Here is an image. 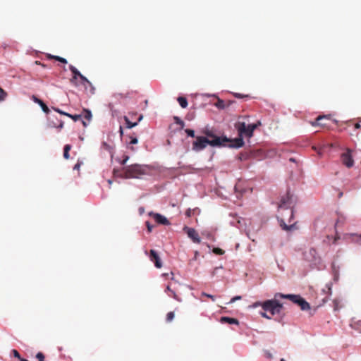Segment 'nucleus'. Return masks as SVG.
I'll list each match as a JSON object with an SVG mask.
<instances>
[{
	"label": "nucleus",
	"mask_w": 361,
	"mask_h": 361,
	"mask_svg": "<svg viewBox=\"0 0 361 361\" xmlns=\"http://www.w3.org/2000/svg\"><path fill=\"white\" fill-rule=\"evenodd\" d=\"M290 200L291 196L289 192H287L281 197L279 207L281 208H288L290 206Z\"/></svg>",
	"instance_id": "9b49d317"
},
{
	"label": "nucleus",
	"mask_w": 361,
	"mask_h": 361,
	"mask_svg": "<svg viewBox=\"0 0 361 361\" xmlns=\"http://www.w3.org/2000/svg\"><path fill=\"white\" fill-rule=\"evenodd\" d=\"M342 163L348 168H351L354 165V160L352 157V150L347 149L341 156Z\"/></svg>",
	"instance_id": "423d86ee"
},
{
	"label": "nucleus",
	"mask_w": 361,
	"mask_h": 361,
	"mask_svg": "<svg viewBox=\"0 0 361 361\" xmlns=\"http://www.w3.org/2000/svg\"><path fill=\"white\" fill-rule=\"evenodd\" d=\"M82 116H83L85 119L90 121L92 118V113L90 110L85 109L83 110V114L82 115Z\"/></svg>",
	"instance_id": "412c9836"
},
{
	"label": "nucleus",
	"mask_w": 361,
	"mask_h": 361,
	"mask_svg": "<svg viewBox=\"0 0 361 361\" xmlns=\"http://www.w3.org/2000/svg\"><path fill=\"white\" fill-rule=\"evenodd\" d=\"M82 124H83V126H87V123H86V122H85V121H82Z\"/></svg>",
	"instance_id": "603ef678"
},
{
	"label": "nucleus",
	"mask_w": 361,
	"mask_h": 361,
	"mask_svg": "<svg viewBox=\"0 0 361 361\" xmlns=\"http://www.w3.org/2000/svg\"><path fill=\"white\" fill-rule=\"evenodd\" d=\"M177 100L182 108L185 109L188 106V101L185 97H178Z\"/></svg>",
	"instance_id": "f3484780"
},
{
	"label": "nucleus",
	"mask_w": 361,
	"mask_h": 361,
	"mask_svg": "<svg viewBox=\"0 0 361 361\" xmlns=\"http://www.w3.org/2000/svg\"><path fill=\"white\" fill-rule=\"evenodd\" d=\"M149 168L147 165L132 164L123 167L122 177L125 178H140L147 174Z\"/></svg>",
	"instance_id": "7ed1b4c3"
},
{
	"label": "nucleus",
	"mask_w": 361,
	"mask_h": 361,
	"mask_svg": "<svg viewBox=\"0 0 361 361\" xmlns=\"http://www.w3.org/2000/svg\"><path fill=\"white\" fill-rule=\"evenodd\" d=\"M221 323H228L229 324H238V320L235 318L222 317L220 319Z\"/></svg>",
	"instance_id": "dca6fc26"
},
{
	"label": "nucleus",
	"mask_w": 361,
	"mask_h": 361,
	"mask_svg": "<svg viewBox=\"0 0 361 361\" xmlns=\"http://www.w3.org/2000/svg\"><path fill=\"white\" fill-rule=\"evenodd\" d=\"M236 97H241V95L240 94H235Z\"/></svg>",
	"instance_id": "8fccbe9b"
},
{
	"label": "nucleus",
	"mask_w": 361,
	"mask_h": 361,
	"mask_svg": "<svg viewBox=\"0 0 361 361\" xmlns=\"http://www.w3.org/2000/svg\"><path fill=\"white\" fill-rule=\"evenodd\" d=\"M170 296L173 297L175 300L178 301H181V300L179 298V297L176 294V293L173 290H171Z\"/></svg>",
	"instance_id": "2f4dec72"
},
{
	"label": "nucleus",
	"mask_w": 361,
	"mask_h": 361,
	"mask_svg": "<svg viewBox=\"0 0 361 361\" xmlns=\"http://www.w3.org/2000/svg\"><path fill=\"white\" fill-rule=\"evenodd\" d=\"M36 358L37 359L38 361H44L45 357L42 353L39 352L36 355Z\"/></svg>",
	"instance_id": "cd10ccee"
},
{
	"label": "nucleus",
	"mask_w": 361,
	"mask_h": 361,
	"mask_svg": "<svg viewBox=\"0 0 361 361\" xmlns=\"http://www.w3.org/2000/svg\"><path fill=\"white\" fill-rule=\"evenodd\" d=\"M53 109L58 112L59 114H61V115H64V116H66V114H68V113H66L65 111H63L62 110L58 109V108H53Z\"/></svg>",
	"instance_id": "c9c22d12"
},
{
	"label": "nucleus",
	"mask_w": 361,
	"mask_h": 361,
	"mask_svg": "<svg viewBox=\"0 0 361 361\" xmlns=\"http://www.w3.org/2000/svg\"><path fill=\"white\" fill-rule=\"evenodd\" d=\"M280 297L281 298H286L292 301L293 303L298 305L302 310H307L310 309V304L305 301L300 295L293 294H282L277 293L275 297Z\"/></svg>",
	"instance_id": "20e7f679"
},
{
	"label": "nucleus",
	"mask_w": 361,
	"mask_h": 361,
	"mask_svg": "<svg viewBox=\"0 0 361 361\" xmlns=\"http://www.w3.org/2000/svg\"><path fill=\"white\" fill-rule=\"evenodd\" d=\"M137 114H130V116L132 118H134V116H135Z\"/></svg>",
	"instance_id": "de8ad7c7"
},
{
	"label": "nucleus",
	"mask_w": 361,
	"mask_h": 361,
	"mask_svg": "<svg viewBox=\"0 0 361 361\" xmlns=\"http://www.w3.org/2000/svg\"><path fill=\"white\" fill-rule=\"evenodd\" d=\"M128 159H129L128 156H125L123 159L121 161V164L124 166L126 164V162L128 160Z\"/></svg>",
	"instance_id": "ea45409f"
},
{
	"label": "nucleus",
	"mask_w": 361,
	"mask_h": 361,
	"mask_svg": "<svg viewBox=\"0 0 361 361\" xmlns=\"http://www.w3.org/2000/svg\"><path fill=\"white\" fill-rule=\"evenodd\" d=\"M202 296H206L209 298H210L212 301H214L215 300V296L212 295H210V294H207L206 293H202Z\"/></svg>",
	"instance_id": "f704fd0d"
},
{
	"label": "nucleus",
	"mask_w": 361,
	"mask_h": 361,
	"mask_svg": "<svg viewBox=\"0 0 361 361\" xmlns=\"http://www.w3.org/2000/svg\"><path fill=\"white\" fill-rule=\"evenodd\" d=\"M355 129L361 128V118H359L358 121L354 124Z\"/></svg>",
	"instance_id": "e433bc0d"
},
{
	"label": "nucleus",
	"mask_w": 361,
	"mask_h": 361,
	"mask_svg": "<svg viewBox=\"0 0 361 361\" xmlns=\"http://www.w3.org/2000/svg\"><path fill=\"white\" fill-rule=\"evenodd\" d=\"M79 78L81 80L82 85H84V87L85 88H87V86H89L91 89V93L94 94V87H93L92 82L82 74L80 75V77Z\"/></svg>",
	"instance_id": "ddd939ff"
},
{
	"label": "nucleus",
	"mask_w": 361,
	"mask_h": 361,
	"mask_svg": "<svg viewBox=\"0 0 361 361\" xmlns=\"http://www.w3.org/2000/svg\"><path fill=\"white\" fill-rule=\"evenodd\" d=\"M212 251L214 254L219 255H222L225 252L224 250H223L222 249H221L219 247H214Z\"/></svg>",
	"instance_id": "bb28decb"
},
{
	"label": "nucleus",
	"mask_w": 361,
	"mask_h": 361,
	"mask_svg": "<svg viewBox=\"0 0 361 361\" xmlns=\"http://www.w3.org/2000/svg\"><path fill=\"white\" fill-rule=\"evenodd\" d=\"M71 149V145H66L63 148V157L66 159H68L70 157L69 151Z\"/></svg>",
	"instance_id": "a211bd4d"
},
{
	"label": "nucleus",
	"mask_w": 361,
	"mask_h": 361,
	"mask_svg": "<svg viewBox=\"0 0 361 361\" xmlns=\"http://www.w3.org/2000/svg\"><path fill=\"white\" fill-rule=\"evenodd\" d=\"M174 119L176 121V123L180 126L181 128H184L185 123L180 118H179L178 117H174Z\"/></svg>",
	"instance_id": "c85d7f7f"
},
{
	"label": "nucleus",
	"mask_w": 361,
	"mask_h": 361,
	"mask_svg": "<svg viewBox=\"0 0 361 361\" xmlns=\"http://www.w3.org/2000/svg\"><path fill=\"white\" fill-rule=\"evenodd\" d=\"M261 125L259 121L257 123L246 125L245 122H238L235 124V128L237 129L239 137L235 139H230L228 143V147L233 148H240L244 145V141L243 136L251 137L253 135L254 130Z\"/></svg>",
	"instance_id": "f03ea898"
},
{
	"label": "nucleus",
	"mask_w": 361,
	"mask_h": 361,
	"mask_svg": "<svg viewBox=\"0 0 361 361\" xmlns=\"http://www.w3.org/2000/svg\"><path fill=\"white\" fill-rule=\"evenodd\" d=\"M21 361H29V360H27L26 359H22Z\"/></svg>",
	"instance_id": "6e6d98bb"
},
{
	"label": "nucleus",
	"mask_w": 361,
	"mask_h": 361,
	"mask_svg": "<svg viewBox=\"0 0 361 361\" xmlns=\"http://www.w3.org/2000/svg\"><path fill=\"white\" fill-rule=\"evenodd\" d=\"M32 99H33V101H34L35 103L38 104L41 106V108H42V111H43L44 113H46V114H49V108H48V106H47L44 103V102H43L42 100H41L40 99L37 98V97H35V96H32Z\"/></svg>",
	"instance_id": "2eb2a0df"
},
{
	"label": "nucleus",
	"mask_w": 361,
	"mask_h": 361,
	"mask_svg": "<svg viewBox=\"0 0 361 361\" xmlns=\"http://www.w3.org/2000/svg\"><path fill=\"white\" fill-rule=\"evenodd\" d=\"M166 290H167L168 291H169V292H171V290H172L171 289V288H170V286H169H169H167V287H166Z\"/></svg>",
	"instance_id": "09e8293b"
},
{
	"label": "nucleus",
	"mask_w": 361,
	"mask_h": 361,
	"mask_svg": "<svg viewBox=\"0 0 361 361\" xmlns=\"http://www.w3.org/2000/svg\"><path fill=\"white\" fill-rule=\"evenodd\" d=\"M142 118H143V116L142 115H140L138 118H137V121H136V122H131L130 121L129 117L127 116H124V120H125L126 123V128H132L136 126L137 125L138 122H140L142 119Z\"/></svg>",
	"instance_id": "4468645a"
},
{
	"label": "nucleus",
	"mask_w": 361,
	"mask_h": 361,
	"mask_svg": "<svg viewBox=\"0 0 361 361\" xmlns=\"http://www.w3.org/2000/svg\"><path fill=\"white\" fill-rule=\"evenodd\" d=\"M329 121V118L326 116H318L314 121L311 122L312 126H319L324 128L329 127V124L323 121Z\"/></svg>",
	"instance_id": "9d476101"
},
{
	"label": "nucleus",
	"mask_w": 361,
	"mask_h": 361,
	"mask_svg": "<svg viewBox=\"0 0 361 361\" xmlns=\"http://www.w3.org/2000/svg\"><path fill=\"white\" fill-rule=\"evenodd\" d=\"M49 58L54 59L56 61H59L61 63H67V60L66 59H64V58L61 57V56H49Z\"/></svg>",
	"instance_id": "5701e85b"
},
{
	"label": "nucleus",
	"mask_w": 361,
	"mask_h": 361,
	"mask_svg": "<svg viewBox=\"0 0 361 361\" xmlns=\"http://www.w3.org/2000/svg\"><path fill=\"white\" fill-rule=\"evenodd\" d=\"M130 142H129V144L135 145V144H137V142H138V140H137V137H132V136H130Z\"/></svg>",
	"instance_id": "473e14b6"
},
{
	"label": "nucleus",
	"mask_w": 361,
	"mask_h": 361,
	"mask_svg": "<svg viewBox=\"0 0 361 361\" xmlns=\"http://www.w3.org/2000/svg\"><path fill=\"white\" fill-rule=\"evenodd\" d=\"M281 226L284 231H289L295 227V224L286 225V223L282 220L280 224Z\"/></svg>",
	"instance_id": "aec40b11"
},
{
	"label": "nucleus",
	"mask_w": 361,
	"mask_h": 361,
	"mask_svg": "<svg viewBox=\"0 0 361 361\" xmlns=\"http://www.w3.org/2000/svg\"><path fill=\"white\" fill-rule=\"evenodd\" d=\"M12 353H13V356L15 357H17L18 359L20 360V361H21V360L23 358L20 357V355L19 353L18 352V350L13 349V350H12Z\"/></svg>",
	"instance_id": "7c9ffc66"
},
{
	"label": "nucleus",
	"mask_w": 361,
	"mask_h": 361,
	"mask_svg": "<svg viewBox=\"0 0 361 361\" xmlns=\"http://www.w3.org/2000/svg\"><path fill=\"white\" fill-rule=\"evenodd\" d=\"M66 116L72 118L74 121H78L81 118L82 115H80V114L72 115V114H66Z\"/></svg>",
	"instance_id": "b1692460"
},
{
	"label": "nucleus",
	"mask_w": 361,
	"mask_h": 361,
	"mask_svg": "<svg viewBox=\"0 0 361 361\" xmlns=\"http://www.w3.org/2000/svg\"><path fill=\"white\" fill-rule=\"evenodd\" d=\"M260 314L264 318L271 319V317L268 316L266 312H261Z\"/></svg>",
	"instance_id": "c03bdc74"
},
{
	"label": "nucleus",
	"mask_w": 361,
	"mask_h": 361,
	"mask_svg": "<svg viewBox=\"0 0 361 361\" xmlns=\"http://www.w3.org/2000/svg\"><path fill=\"white\" fill-rule=\"evenodd\" d=\"M281 226L284 231H289L295 227V224L286 225V223L282 220L280 224Z\"/></svg>",
	"instance_id": "6ab92c4d"
},
{
	"label": "nucleus",
	"mask_w": 361,
	"mask_h": 361,
	"mask_svg": "<svg viewBox=\"0 0 361 361\" xmlns=\"http://www.w3.org/2000/svg\"><path fill=\"white\" fill-rule=\"evenodd\" d=\"M241 299V296H235L233 297L231 300V303H233L236 300H240Z\"/></svg>",
	"instance_id": "79ce46f5"
},
{
	"label": "nucleus",
	"mask_w": 361,
	"mask_h": 361,
	"mask_svg": "<svg viewBox=\"0 0 361 361\" xmlns=\"http://www.w3.org/2000/svg\"><path fill=\"white\" fill-rule=\"evenodd\" d=\"M7 97V93L0 87V102L4 101Z\"/></svg>",
	"instance_id": "393cba45"
},
{
	"label": "nucleus",
	"mask_w": 361,
	"mask_h": 361,
	"mask_svg": "<svg viewBox=\"0 0 361 361\" xmlns=\"http://www.w3.org/2000/svg\"><path fill=\"white\" fill-rule=\"evenodd\" d=\"M264 355L266 356V357H267L269 359H271L273 357L272 354L269 350H266L264 351Z\"/></svg>",
	"instance_id": "4c0bfd02"
},
{
	"label": "nucleus",
	"mask_w": 361,
	"mask_h": 361,
	"mask_svg": "<svg viewBox=\"0 0 361 361\" xmlns=\"http://www.w3.org/2000/svg\"><path fill=\"white\" fill-rule=\"evenodd\" d=\"M262 302H255V303L252 305V307H259V306H261V307H262Z\"/></svg>",
	"instance_id": "37998d69"
},
{
	"label": "nucleus",
	"mask_w": 361,
	"mask_h": 361,
	"mask_svg": "<svg viewBox=\"0 0 361 361\" xmlns=\"http://www.w3.org/2000/svg\"><path fill=\"white\" fill-rule=\"evenodd\" d=\"M215 106L220 109H224L226 107L224 101L221 99H218L217 102L215 103Z\"/></svg>",
	"instance_id": "4be33fe9"
},
{
	"label": "nucleus",
	"mask_w": 361,
	"mask_h": 361,
	"mask_svg": "<svg viewBox=\"0 0 361 361\" xmlns=\"http://www.w3.org/2000/svg\"><path fill=\"white\" fill-rule=\"evenodd\" d=\"M57 128L59 129H62L63 128V121H61L59 125L56 126Z\"/></svg>",
	"instance_id": "a18cd8bd"
},
{
	"label": "nucleus",
	"mask_w": 361,
	"mask_h": 361,
	"mask_svg": "<svg viewBox=\"0 0 361 361\" xmlns=\"http://www.w3.org/2000/svg\"><path fill=\"white\" fill-rule=\"evenodd\" d=\"M183 231L187 233L188 236L195 243L201 242L200 238L197 232L192 228L185 226Z\"/></svg>",
	"instance_id": "0eeeda50"
},
{
	"label": "nucleus",
	"mask_w": 361,
	"mask_h": 361,
	"mask_svg": "<svg viewBox=\"0 0 361 361\" xmlns=\"http://www.w3.org/2000/svg\"><path fill=\"white\" fill-rule=\"evenodd\" d=\"M204 136H196L192 142V149L196 152L202 151L210 145L213 147H227L230 139L226 136H218L214 134L213 130L204 129L202 130Z\"/></svg>",
	"instance_id": "f257e3e1"
},
{
	"label": "nucleus",
	"mask_w": 361,
	"mask_h": 361,
	"mask_svg": "<svg viewBox=\"0 0 361 361\" xmlns=\"http://www.w3.org/2000/svg\"><path fill=\"white\" fill-rule=\"evenodd\" d=\"M81 163L78 161V163L74 166L73 169L79 171L80 168Z\"/></svg>",
	"instance_id": "a19ab883"
},
{
	"label": "nucleus",
	"mask_w": 361,
	"mask_h": 361,
	"mask_svg": "<svg viewBox=\"0 0 361 361\" xmlns=\"http://www.w3.org/2000/svg\"><path fill=\"white\" fill-rule=\"evenodd\" d=\"M316 252V251H315V250H314V249H311V250H310V252H311V253H312V252Z\"/></svg>",
	"instance_id": "3c124183"
},
{
	"label": "nucleus",
	"mask_w": 361,
	"mask_h": 361,
	"mask_svg": "<svg viewBox=\"0 0 361 361\" xmlns=\"http://www.w3.org/2000/svg\"><path fill=\"white\" fill-rule=\"evenodd\" d=\"M146 226H147L148 232H149V233L152 232V231L154 228V226L151 225V224L149 221H146Z\"/></svg>",
	"instance_id": "72a5a7b5"
},
{
	"label": "nucleus",
	"mask_w": 361,
	"mask_h": 361,
	"mask_svg": "<svg viewBox=\"0 0 361 361\" xmlns=\"http://www.w3.org/2000/svg\"><path fill=\"white\" fill-rule=\"evenodd\" d=\"M280 361H286L284 358H281Z\"/></svg>",
	"instance_id": "4d7b16f0"
},
{
	"label": "nucleus",
	"mask_w": 361,
	"mask_h": 361,
	"mask_svg": "<svg viewBox=\"0 0 361 361\" xmlns=\"http://www.w3.org/2000/svg\"><path fill=\"white\" fill-rule=\"evenodd\" d=\"M149 259L152 262L154 263V265L157 268H161L162 267V263L160 259V257L154 250H150Z\"/></svg>",
	"instance_id": "1a4fd4ad"
},
{
	"label": "nucleus",
	"mask_w": 361,
	"mask_h": 361,
	"mask_svg": "<svg viewBox=\"0 0 361 361\" xmlns=\"http://www.w3.org/2000/svg\"><path fill=\"white\" fill-rule=\"evenodd\" d=\"M290 215H291V217L293 216V210L290 211Z\"/></svg>",
	"instance_id": "864d4df0"
},
{
	"label": "nucleus",
	"mask_w": 361,
	"mask_h": 361,
	"mask_svg": "<svg viewBox=\"0 0 361 361\" xmlns=\"http://www.w3.org/2000/svg\"><path fill=\"white\" fill-rule=\"evenodd\" d=\"M119 133H120L121 136H122L123 134V128L121 126H120Z\"/></svg>",
	"instance_id": "49530a36"
},
{
	"label": "nucleus",
	"mask_w": 361,
	"mask_h": 361,
	"mask_svg": "<svg viewBox=\"0 0 361 361\" xmlns=\"http://www.w3.org/2000/svg\"><path fill=\"white\" fill-rule=\"evenodd\" d=\"M194 210H192L191 209H188L185 212V215L188 217H190L192 216V214Z\"/></svg>",
	"instance_id": "58836bf2"
},
{
	"label": "nucleus",
	"mask_w": 361,
	"mask_h": 361,
	"mask_svg": "<svg viewBox=\"0 0 361 361\" xmlns=\"http://www.w3.org/2000/svg\"><path fill=\"white\" fill-rule=\"evenodd\" d=\"M174 316H175V314H174L173 312H168L166 314V322H171L173 319Z\"/></svg>",
	"instance_id": "a878e982"
},
{
	"label": "nucleus",
	"mask_w": 361,
	"mask_h": 361,
	"mask_svg": "<svg viewBox=\"0 0 361 361\" xmlns=\"http://www.w3.org/2000/svg\"><path fill=\"white\" fill-rule=\"evenodd\" d=\"M149 216H152L154 219V221L159 224L165 226H168L170 224V221L164 216L160 214L150 212L149 213Z\"/></svg>",
	"instance_id": "6e6552de"
},
{
	"label": "nucleus",
	"mask_w": 361,
	"mask_h": 361,
	"mask_svg": "<svg viewBox=\"0 0 361 361\" xmlns=\"http://www.w3.org/2000/svg\"><path fill=\"white\" fill-rule=\"evenodd\" d=\"M262 307L274 316L281 312L283 306L277 300H268L262 302Z\"/></svg>",
	"instance_id": "39448f33"
},
{
	"label": "nucleus",
	"mask_w": 361,
	"mask_h": 361,
	"mask_svg": "<svg viewBox=\"0 0 361 361\" xmlns=\"http://www.w3.org/2000/svg\"><path fill=\"white\" fill-rule=\"evenodd\" d=\"M171 275L172 276L171 279H173V273L171 272Z\"/></svg>",
	"instance_id": "5fc2aeb1"
},
{
	"label": "nucleus",
	"mask_w": 361,
	"mask_h": 361,
	"mask_svg": "<svg viewBox=\"0 0 361 361\" xmlns=\"http://www.w3.org/2000/svg\"><path fill=\"white\" fill-rule=\"evenodd\" d=\"M69 70L73 73V78L71 79V82L73 84H75V80L78 79V78H80L82 75L80 72L73 65L69 66Z\"/></svg>",
	"instance_id": "f8f14e48"
},
{
	"label": "nucleus",
	"mask_w": 361,
	"mask_h": 361,
	"mask_svg": "<svg viewBox=\"0 0 361 361\" xmlns=\"http://www.w3.org/2000/svg\"><path fill=\"white\" fill-rule=\"evenodd\" d=\"M185 133L190 136V137H195V131L193 130H191V129H185Z\"/></svg>",
	"instance_id": "c756f323"
}]
</instances>
